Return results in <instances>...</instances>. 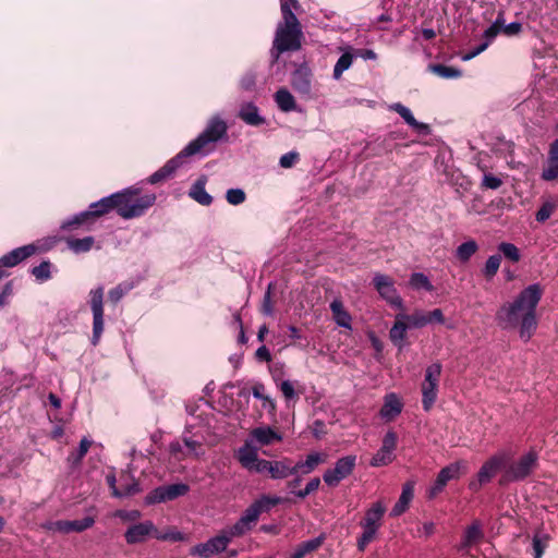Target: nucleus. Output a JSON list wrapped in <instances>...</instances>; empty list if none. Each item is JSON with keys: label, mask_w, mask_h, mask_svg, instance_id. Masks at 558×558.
Returning <instances> with one entry per match:
<instances>
[{"label": "nucleus", "mask_w": 558, "mask_h": 558, "mask_svg": "<svg viewBox=\"0 0 558 558\" xmlns=\"http://www.w3.org/2000/svg\"><path fill=\"white\" fill-rule=\"evenodd\" d=\"M324 541L325 535L322 534L315 538L299 544L290 558H304L306 555L316 551L324 544Z\"/></svg>", "instance_id": "obj_29"}, {"label": "nucleus", "mask_w": 558, "mask_h": 558, "mask_svg": "<svg viewBox=\"0 0 558 558\" xmlns=\"http://www.w3.org/2000/svg\"><path fill=\"white\" fill-rule=\"evenodd\" d=\"M251 529L252 526L240 518L229 530H222V532L228 536L229 542H231L233 537L242 536Z\"/></svg>", "instance_id": "obj_47"}, {"label": "nucleus", "mask_w": 558, "mask_h": 558, "mask_svg": "<svg viewBox=\"0 0 558 558\" xmlns=\"http://www.w3.org/2000/svg\"><path fill=\"white\" fill-rule=\"evenodd\" d=\"M391 109L399 113L402 117V119L415 130L422 131L428 128L427 124L417 122L413 117L412 112L410 111V109L403 106L402 104H393L391 106Z\"/></svg>", "instance_id": "obj_37"}, {"label": "nucleus", "mask_w": 558, "mask_h": 558, "mask_svg": "<svg viewBox=\"0 0 558 558\" xmlns=\"http://www.w3.org/2000/svg\"><path fill=\"white\" fill-rule=\"evenodd\" d=\"M393 460V454L389 451H385V449H383L380 447V449L373 456L372 460H371V465L372 466H383V465H387L389 463H391Z\"/></svg>", "instance_id": "obj_50"}, {"label": "nucleus", "mask_w": 558, "mask_h": 558, "mask_svg": "<svg viewBox=\"0 0 558 558\" xmlns=\"http://www.w3.org/2000/svg\"><path fill=\"white\" fill-rule=\"evenodd\" d=\"M502 185V180L490 174L486 173L483 177L482 181V187L490 189V190H497Z\"/></svg>", "instance_id": "obj_61"}, {"label": "nucleus", "mask_w": 558, "mask_h": 558, "mask_svg": "<svg viewBox=\"0 0 558 558\" xmlns=\"http://www.w3.org/2000/svg\"><path fill=\"white\" fill-rule=\"evenodd\" d=\"M442 372V365L435 362L426 367L424 380L421 385L422 405L428 412L433 408L438 396L439 379Z\"/></svg>", "instance_id": "obj_6"}, {"label": "nucleus", "mask_w": 558, "mask_h": 558, "mask_svg": "<svg viewBox=\"0 0 558 558\" xmlns=\"http://www.w3.org/2000/svg\"><path fill=\"white\" fill-rule=\"evenodd\" d=\"M325 460H326V454H322L319 452L310 453L306 457L305 461H300L293 465L295 468V474L296 473L308 474L312 471H314L318 464L325 462Z\"/></svg>", "instance_id": "obj_30"}, {"label": "nucleus", "mask_w": 558, "mask_h": 558, "mask_svg": "<svg viewBox=\"0 0 558 558\" xmlns=\"http://www.w3.org/2000/svg\"><path fill=\"white\" fill-rule=\"evenodd\" d=\"M218 144L219 143L213 138L199 133L198 136L191 141L180 153L184 158L194 155L207 156L216 149Z\"/></svg>", "instance_id": "obj_15"}, {"label": "nucleus", "mask_w": 558, "mask_h": 558, "mask_svg": "<svg viewBox=\"0 0 558 558\" xmlns=\"http://www.w3.org/2000/svg\"><path fill=\"white\" fill-rule=\"evenodd\" d=\"M94 242L95 240L93 236H85L83 239L68 238L65 240L68 247L76 254L90 251Z\"/></svg>", "instance_id": "obj_38"}, {"label": "nucleus", "mask_w": 558, "mask_h": 558, "mask_svg": "<svg viewBox=\"0 0 558 558\" xmlns=\"http://www.w3.org/2000/svg\"><path fill=\"white\" fill-rule=\"evenodd\" d=\"M227 202L231 205H240L242 204L245 198V192L241 189H230L226 193Z\"/></svg>", "instance_id": "obj_56"}, {"label": "nucleus", "mask_w": 558, "mask_h": 558, "mask_svg": "<svg viewBox=\"0 0 558 558\" xmlns=\"http://www.w3.org/2000/svg\"><path fill=\"white\" fill-rule=\"evenodd\" d=\"M403 409L400 398L391 392L385 396L384 404L379 411L380 417L387 422L395 420Z\"/></svg>", "instance_id": "obj_19"}, {"label": "nucleus", "mask_w": 558, "mask_h": 558, "mask_svg": "<svg viewBox=\"0 0 558 558\" xmlns=\"http://www.w3.org/2000/svg\"><path fill=\"white\" fill-rule=\"evenodd\" d=\"M356 463L355 456H345L340 458L333 469L325 471L323 478L329 486H337L343 478L348 477L354 470Z\"/></svg>", "instance_id": "obj_12"}, {"label": "nucleus", "mask_w": 558, "mask_h": 558, "mask_svg": "<svg viewBox=\"0 0 558 558\" xmlns=\"http://www.w3.org/2000/svg\"><path fill=\"white\" fill-rule=\"evenodd\" d=\"M88 210L90 211L94 219L99 218V217L110 213L111 210L117 211V203H116V198H114V193L107 197L99 199L98 202L92 203L89 205Z\"/></svg>", "instance_id": "obj_28"}, {"label": "nucleus", "mask_w": 558, "mask_h": 558, "mask_svg": "<svg viewBox=\"0 0 558 558\" xmlns=\"http://www.w3.org/2000/svg\"><path fill=\"white\" fill-rule=\"evenodd\" d=\"M299 160V154L290 151L280 157L279 165L282 168H291Z\"/></svg>", "instance_id": "obj_63"}, {"label": "nucleus", "mask_w": 558, "mask_h": 558, "mask_svg": "<svg viewBox=\"0 0 558 558\" xmlns=\"http://www.w3.org/2000/svg\"><path fill=\"white\" fill-rule=\"evenodd\" d=\"M427 69L429 72L438 75L441 78H458L462 75L461 70L440 63H432Z\"/></svg>", "instance_id": "obj_39"}, {"label": "nucleus", "mask_w": 558, "mask_h": 558, "mask_svg": "<svg viewBox=\"0 0 558 558\" xmlns=\"http://www.w3.org/2000/svg\"><path fill=\"white\" fill-rule=\"evenodd\" d=\"M498 250L507 259L511 260L512 263H518L521 259L519 248L512 243L501 242L498 245Z\"/></svg>", "instance_id": "obj_49"}, {"label": "nucleus", "mask_w": 558, "mask_h": 558, "mask_svg": "<svg viewBox=\"0 0 558 558\" xmlns=\"http://www.w3.org/2000/svg\"><path fill=\"white\" fill-rule=\"evenodd\" d=\"M291 85L295 92L301 95L311 93V72L307 68L296 69L291 76Z\"/></svg>", "instance_id": "obj_23"}, {"label": "nucleus", "mask_w": 558, "mask_h": 558, "mask_svg": "<svg viewBox=\"0 0 558 558\" xmlns=\"http://www.w3.org/2000/svg\"><path fill=\"white\" fill-rule=\"evenodd\" d=\"M386 512V506L383 501L374 502L366 511L364 518L361 520L360 525L363 530L361 536L357 538V549L364 551L366 546L372 543L381 526L383 518Z\"/></svg>", "instance_id": "obj_5"}, {"label": "nucleus", "mask_w": 558, "mask_h": 558, "mask_svg": "<svg viewBox=\"0 0 558 558\" xmlns=\"http://www.w3.org/2000/svg\"><path fill=\"white\" fill-rule=\"evenodd\" d=\"M206 179H198L190 191V196L198 204L208 206L213 203V197L205 190Z\"/></svg>", "instance_id": "obj_32"}, {"label": "nucleus", "mask_w": 558, "mask_h": 558, "mask_svg": "<svg viewBox=\"0 0 558 558\" xmlns=\"http://www.w3.org/2000/svg\"><path fill=\"white\" fill-rule=\"evenodd\" d=\"M239 118L248 125L258 126L265 123L258 108L253 102H245L239 110Z\"/></svg>", "instance_id": "obj_25"}, {"label": "nucleus", "mask_w": 558, "mask_h": 558, "mask_svg": "<svg viewBox=\"0 0 558 558\" xmlns=\"http://www.w3.org/2000/svg\"><path fill=\"white\" fill-rule=\"evenodd\" d=\"M37 251V246L34 244L24 245L17 248L12 250L8 254L3 255L0 258V268L1 267H14L27 259L32 255H34Z\"/></svg>", "instance_id": "obj_18"}, {"label": "nucleus", "mask_w": 558, "mask_h": 558, "mask_svg": "<svg viewBox=\"0 0 558 558\" xmlns=\"http://www.w3.org/2000/svg\"><path fill=\"white\" fill-rule=\"evenodd\" d=\"M268 474L274 480H282L295 474V468L292 465L289 459L270 461Z\"/></svg>", "instance_id": "obj_27"}, {"label": "nucleus", "mask_w": 558, "mask_h": 558, "mask_svg": "<svg viewBox=\"0 0 558 558\" xmlns=\"http://www.w3.org/2000/svg\"><path fill=\"white\" fill-rule=\"evenodd\" d=\"M120 486L119 488H114L113 496L114 497H129L137 494L140 492L138 484L131 478L126 474H122L119 478Z\"/></svg>", "instance_id": "obj_31"}, {"label": "nucleus", "mask_w": 558, "mask_h": 558, "mask_svg": "<svg viewBox=\"0 0 558 558\" xmlns=\"http://www.w3.org/2000/svg\"><path fill=\"white\" fill-rule=\"evenodd\" d=\"M280 390L287 400H291L296 397L293 384L290 380H283L280 385Z\"/></svg>", "instance_id": "obj_64"}, {"label": "nucleus", "mask_w": 558, "mask_h": 558, "mask_svg": "<svg viewBox=\"0 0 558 558\" xmlns=\"http://www.w3.org/2000/svg\"><path fill=\"white\" fill-rule=\"evenodd\" d=\"M557 208V204L551 202H545L541 206V208L536 211L535 218L538 222H545L550 218Z\"/></svg>", "instance_id": "obj_54"}, {"label": "nucleus", "mask_w": 558, "mask_h": 558, "mask_svg": "<svg viewBox=\"0 0 558 558\" xmlns=\"http://www.w3.org/2000/svg\"><path fill=\"white\" fill-rule=\"evenodd\" d=\"M92 444L93 441L89 440L88 438H82V440L80 441L78 449L74 452H71L66 459L71 468H76L81 464L83 458L88 452Z\"/></svg>", "instance_id": "obj_36"}, {"label": "nucleus", "mask_w": 558, "mask_h": 558, "mask_svg": "<svg viewBox=\"0 0 558 558\" xmlns=\"http://www.w3.org/2000/svg\"><path fill=\"white\" fill-rule=\"evenodd\" d=\"M262 511L259 509V505L256 504V501H254L244 512L243 514L241 515V519L247 523L248 525L252 526V524H254L257 520H258V517L260 515Z\"/></svg>", "instance_id": "obj_53"}, {"label": "nucleus", "mask_w": 558, "mask_h": 558, "mask_svg": "<svg viewBox=\"0 0 558 558\" xmlns=\"http://www.w3.org/2000/svg\"><path fill=\"white\" fill-rule=\"evenodd\" d=\"M537 465L538 453L531 449L506 468L504 478L507 482L523 481L533 473Z\"/></svg>", "instance_id": "obj_7"}, {"label": "nucleus", "mask_w": 558, "mask_h": 558, "mask_svg": "<svg viewBox=\"0 0 558 558\" xmlns=\"http://www.w3.org/2000/svg\"><path fill=\"white\" fill-rule=\"evenodd\" d=\"M189 490V485L183 483L159 486L146 495L145 504L155 505L174 500L181 496L186 495Z\"/></svg>", "instance_id": "obj_9"}, {"label": "nucleus", "mask_w": 558, "mask_h": 558, "mask_svg": "<svg viewBox=\"0 0 558 558\" xmlns=\"http://www.w3.org/2000/svg\"><path fill=\"white\" fill-rule=\"evenodd\" d=\"M250 436L260 446H268L282 440V436L270 426L256 427L252 429Z\"/></svg>", "instance_id": "obj_24"}, {"label": "nucleus", "mask_w": 558, "mask_h": 558, "mask_svg": "<svg viewBox=\"0 0 558 558\" xmlns=\"http://www.w3.org/2000/svg\"><path fill=\"white\" fill-rule=\"evenodd\" d=\"M95 523L94 518L86 517L82 520H60L54 522L53 526L57 531L61 533H71V532H83L89 527H92Z\"/></svg>", "instance_id": "obj_22"}, {"label": "nucleus", "mask_w": 558, "mask_h": 558, "mask_svg": "<svg viewBox=\"0 0 558 558\" xmlns=\"http://www.w3.org/2000/svg\"><path fill=\"white\" fill-rule=\"evenodd\" d=\"M320 485V478L319 477H314L312 478L305 486L304 489H301L299 492L295 493V495L303 499L305 498L306 496H308L310 494L314 493L315 490L318 489Z\"/></svg>", "instance_id": "obj_59"}, {"label": "nucleus", "mask_w": 558, "mask_h": 558, "mask_svg": "<svg viewBox=\"0 0 558 558\" xmlns=\"http://www.w3.org/2000/svg\"><path fill=\"white\" fill-rule=\"evenodd\" d=\"M257 505H259V509L262 512L268 511L272 507L279 505L281 502V498L279 497H270L263 496L262 498L255 500Z\"/></svg>", "instance_id": "obj_57"}, {"label": "nucleus", "mask_w": 558, "mask_h": 558, "mask_svg": "<svg viewBox=\"0 0 558 558\" xmlns=\"http://www.w3.org/2000/svg\"><path fill=\"white\" fill-rule=\"evenodd\" d=\"M50 266V263L48 260H45L40 263L38 266H35L32 269V274L33 276H35L36 279L40 281H46L51 277Z\"/></svg>", "instance_id": "obj_55"}, {"label": "nucleus", "mask_w": 558, "mask_h": 558, "mask_svg": "<svg viewBox=\"0 0 558 558\" xmlns=\"http://www.w3.org/2000/svg\"><path fill=\"white\" fill-rule=\"evenodd\" d=\"M148 536L162 542L185 541V535L178 531L175 527H168L165 531H159L151 521H144L137 524H133L126 530L124 534L126 543L131 545L143 543Z\"/></svg>", "instance_id": "obj_4"}, {"label": "nucleus", "mask_w": 558, "mask_h": 558, "mask_svg": "<svg viewBox=\"0 0 558 558\" xmlns=\"http://www.w3.org/2000/svg\"><path fill=\"white\" fill-rule=\"evenodd\" d=\"M542 298L539 284L523 289L513 302L506 303L496 313V322L501 329L519 327V335L525 342L537 327L536 307Z\"/></svg>", "instance_id": "obj_1"}, {"label": "nucleus", "mask_w": 558, "mask_h": 558, "mask_svg": "<svg viewBox=\"0 0 558 558\" xmlns=\"http://www.w3.org/2000/svg\"><path fill=\"white\" fill-rule=\"evenodd\" d=\"M275 101L280 110L289 112L295 109V100L292 94L286 89L280 88L275 94Z\"/></svg>", "instance_id": "obj_35"}, {"label": "nucleus", "mask_w": 558, "mask_h": 558, "mask_svg": "<svg viewBox=\"0 0 558 558\" xmlns=\"http://www.w3.org/2000/svg\"><path fill=\"white\" fill-rule=\"evenodd\" d=\"M93 312L92 344L97 345L104 331V288L98 287L89 292Z\"/></svg>", "instance_id": "obj_8"}, {"label": "nucleus", "mask_w": 558, "mask_h": 558, "mask_svg": "<svg viewBox=\"0 0 558 558\" xmlns=\"http://www.w3.org/2000/svg\"><path fill=\"white\" fill-rule=\"evenodd\" d=\"M484 537L482 525L480 521H474L471 525L465 529L462 542L458 547L459 550L470 548L474 544H477Z\"/></svg>", "instance_id": "obj_26"}, {"label": "nucleus", "mask_w": 558, "mask_h": 558, "mask_svg": "<svg viewBox=\"0 0 558 558\" xmlns=\"http://www.w3.org/2000/svg\"><path fill=\"white\" fill-rule=\"evenodd\" d=\"M410 284L414 288V289H425L427 291H432L433 290V286L432 283L429 282L428 278L422 274V272H414L411 275V278H410Z\"/></svg>", "instance_id": "obj_51"}, {"label": "nucleus", "mask_w": 558, "mask_h": 558, "mask_svg": "<svg viewBox=\"0 0 558 558\" xmlns=\"http://www.w3.org/2000/svg\"><path fill=\"white\" fill-rule=\"evenodd\" d=\"M354 57L355 54L350 51L340 56L333 68V78L339 80L342 76V73L352 65Z\"/></svg>", "instance_id": "obj_41"}, {"label": "nucleus", "mask_w": 558, "mask_h": 558, "mask_svg": "<svg viewBox=\"0 0 558 558\" xmlns=\"http://www.w3.org/2000/svg\"><path fill=\"white\" fill-rule=\"evenodd\" d=\"M201 133L213 138L217 143L227 142L229 138L228 124L219 116L211 117Z\"/></svg>", "instance_id": "obj_17"}, {"label": "nucleus", "mask_w": 558, "mask_h": 558, "mask_svg": "<svg viewBox=\"0 0 558 558\" xmlns=\"http://www.w3.org/2000/svg\"><path fill=\"white\" fill-rule=\"evenodd\" d=\"M93 216L89 210L82 211L77 215H75L73 218L69 219L68 221L63 222L61 225L62 230H74L76 227L81 225L88 223L90 220H93Z\"/></svg>", "instance_id": "obj_44"}, {"label": "nucleus", "mask_w": 558, "mask_h": 558, "mask_svg": "<svg viewBox=\"0 0 558 558\" xmlns=\"http://www.w3.org/2000/svg\"><path fill=\"white\" fill-rule=\"evenodd\" d=\"M373 283L379 295L391 306L403 310V301L395 288V281L387 275L376 274Z\"/></svg>", "instance_id": "obj_11"}, {"label": "nucleus", "mask_w": 558, "mask_h": 558, "mask_svg": "<svg viewBox=\"0 0 558 558\" xmlns=\"http://www.w3.org/2000/svg\"><path fill=\"white\" fill-rule=\"evenodd\" d=\"M183 158L184 157L182 156V154L179 153L174 158L167 161L163 167H161L159 170L154 172L148 178V182L150 184H157V183H160V182L171 178L172 174L175 172V170L182 165Z\"/></svg>", "instance_id": "obj_20"}, {"label": "nucleus", "mask_w": 558, "mask_h": 558, "mask_svg": "<svg viewBox=\"0 0 558 558\" xmlns=\"http://www.w3.org/2000/svg\"><path fill=\"white\" fill-rule=\"evenodd\" d=\"M414 481H408L403 485L401 495L396 505L393 506V508L391 509V517H399L408 510L409 505L414 497Z\"/></svg>", "instance_id": "obj_21"}, {"label": "nucleus", "mask_w": 558, "mask_h": 558, "mask_svg": "<svg viewBox=\"0 0 558 558\" xmlns=\"http://www.w3.org/2000/svg\"><path fill=\"white\" fill-rule=\"evenodd\" d=\"M241 88L253 90L256 85V75L252 72L245 73L240 81Z\"/></svg>", "instance_id": "obj_62"}, {"label": "nucleus", "mask_w": 558, "mask_h": 558, "mask_svg": "<svg viewBox=\"0 0 558 558\" xmlns=\"http://www.w3.org/2000/svg\"><path fill=\"white\" fill-rule=\"evenodd\" d=\"M330 310L337 325L351 328V316L345 311L342 301L336 299L330 303Z\"/></svg>", "instance_id": "obj_33"}, {"label": "nucleus", "mask_w": 558, "mask_h": 558, "mask_svg": "<svg viewBox=\"0 0 558 558\" xmlns=\"http://www.w3.org/2000/svg\"><path fill=\"white\" fill-rule=\"evenodd\" d=\"M230 544L228 536L221 531L218 535L205 543H199L191 549V554L199 558H210L215 554L225 551Z\"/></svg>", "instance_id": "obj_13"}, {"label": "nucleus", "mask_w": 558, "mask_h": 558, "mask_svg": "<svg viewBox=\"0 0 558 558\" xmlns=\"http://www.w3.org/2000/svg\"><path fill=\"white\" fill-rule=\"evenodd\" d=\"M283 21L278 24L271 53L277 61L281 53L296 51L302 46L303 32L301 23L287 5H283Z\"/></svg>", "instance_id": "obj_2"}, {"label": "nucleus", "mask_w": 558, "mask_h": 558, "mask_svg": "<svg viewBox=\"0 0 558 558\" xmlns=\"http://www.w3.org/2000/svg\"><path fill=\"white\" fill-rule=\"evenodd\" d=\"M549 536L546 533H536L532 539L533 557L542 558L545 548L548 546Z\"/></svg>", "instance_id": "obj_45"}, {"label": "nucleus", "mask_w": 558, "mask_h": 558, "mask_svg": "<svg viewBox=\"0 0 558 558\" xmlns=\"http://www.w3.org/2000/svg\"><path fill=\"white\" fill-rule=\"evenodd\" d=\"M500 263L501 256L498 254L488 257L483 268V275L485 276L486 279L490 280L492 278L495 277L500 267Z\"/></svg>", "instance_id": "obj_48"}, {"label": "nucleus", "mask_w": 558, "mask_h": 558, "mask_svg": "<svg viewBox=\"0 0 558 558\" xmlns=\"http://www.w3.org/2000/svg\"><path fill=\"white\" fill-rule=\"evenodd\" d=\"M271 288H272V284L269 283L267 291L264 295L262 308H260L262 313L267 316H271L274 314V305H272V301H271Z\"/></svg>", "instance_id": "obj_58"}, {"label": "nucleus", "mask_w": 558, "mask_h": 558, "mask_svg": "<svg viewBox=\"0 0 558 558\" xmlns=\"http://www.w3.org/2000/svg\"><path fill=\"white\" fill-rule=\"evenodd\" d=\"M463 471H465V463L463 461H457L442 468L439 471L435 483L428 489L427 497L429 499L435 498L444 490L449 481L458 480Z\"/></svg>", "instance_id": "obj_10"}, {"label": "nucleus", "mask_w": 558, "mask_h": 558, "mask_svg": "<svg viewBox=\"0 0 558 558\" xmlns=\"http://www.w3.org/2000/svg\"><path fill=\"white\" fill-rule=\"evenodd\" d=\"M478 245L474 240L466 241L457 247L456 255L459 260L465 263L476 253Z\"/></svg>", "instance_id": "obj_42"}, {"label": "nucleus", "mask_w": 558, "mask_h": 558, "mask_svg": "<svg viewBox=\"0 0 558 558\" xmlns=\"http://www.w3.org/2000/svg\"><path fill=\"white\" fill-rule=\"evenodd\" d=\"M265 386L260 383H257L252 388V393L256 399L263 401V407L268 410V412L274 413L276 411L275 401L264 393Z\"/></svg>", "instance_id": "obj_43"}, {"label": "nucleus", "mask_w": 558, "mask_h": 558, "mask_svg": "<svg viewBox=\"0 0 558 558\" xmlns=\"http://www.w3.org/2000/svg\"><path fill=\"white\" fill-rule=\"evenodd\" d=\"M511 456L506 450H500L486 460L477 472L480 481L489 483L492 478L506 466Z\"/></svg>", "instance_id": "obj_14"}, {"label": "nucleus", "mask_w": 558, "mask_h": 558, "mask_svg": "<svg viewBox=\"0 0 558 558\" xmlns=\"http://www.w3.org/2000/svg\"><path fill=\"white\" fill-rule=\"evenodd\" d=\"M399 315L405 322L408 327L421 328L428 324V319H426V314L423 312H415L411 315L400 313Z\"/></svg>", "instance_id": "obj_46"}, {"label": "nucleus", "mask_w": 558, "mask_h": 558, "mask_svg": "<svg viewBox=\"0 0 558 558\" xmlns=\"http://www.w3.org/2000/svg\"><path fill=\"white\" fill-rule=\"evenodd\" d=\"M541 178L544 181H554L558 179V160H547V166L543 169Z\"/></svg>", "instance_id": "obj_52"}, {"label": "nucleus", "mask_w": 558, "mask_h": 558, "mask_svg": "<svg viewBox=\"0 0 558 558\" xmlns=\"http://www.w3.org/2000/svg\"><path fill=\"white\" fill-rule=\"evenodd\" d=\"M257 458L258 456L256 449L252 447L247 441L238 451V459L240 463L247 470L250 466H252Z\"/></svg>", "instance_id": "obj_40"}, {"label": "nucleus", "mask_w": 558, "mask_h": 558, "mask_svg": "<svg viewBox=\"0 0 558 558\" xmlns=\"http://www.w3.org/2000/svg\"><path fill=\"white\" fill-rule=\"evenodd\" d=\"M117 214L123 219L144 215L156 202L154 193L142 194L140 189L128 187L114 193Z\"/></svg>", "instance_id": "obj_3"}, {"label": "nucleus", "mask_w": 558, "mask_h": 558, "mask_svg": "<svg viewBox=\"0 0 558 558\" xmlns=\"http://www.w3.org/2000/svg\"><path fill=\"white\" fill-rule=\"evenodd\" d=\"M407 329H408V325L398 314L396 316V322L389 331L390 340L395 344L402 347V342L404 341V339L407 337Z\"/></svg>", "instance_id": "obj_34"}, {"label": "nucleus", "mask_w": 558, "mask_h": 558, "mask_svg": "<svg viewBox=\"0 0 558 558\" xmlns=\"http://www.w3.org/2000/svg\"><path fill=\"white\" fill-rule=\"evenodd\" d=\"M504 24H505L504 12L500 11L498 13L496 21L484 32V38L486 39V41L481 44L473 50H471L462 59L470 60V59L476 57L477 54H480L481 52H483L488 47L490 41L500 33Z\"/></svg>", "instance_id": "obj_16"}, {"label": "nucleus", "mask_w": 558, "mask_h": 558, "mask_svg": "<svg viewBox=\"0 0 558 558\" xmlns=\"http://www.w3.org/2000/svg\"><path fill=\"white\" fill-rule=\"evenodd\" d=\"M397 447V434L392 430H389L386 433L381 448L385 449V451H389L393 454V450Z\"/></svg>", "instance_id": "obj_60"}]
</instances>
